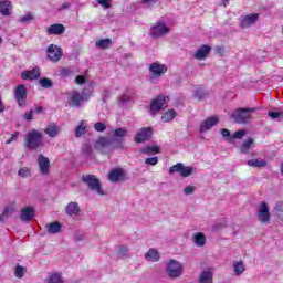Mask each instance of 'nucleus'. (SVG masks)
Wrapping results in <instances>:
<instances>
[{
  "mask_svg": "<svg viewBox=\"0 0 283 283\" xmlns=\"http://www.w3.org/2000/svg\"><path fill=\"white\" fill-rule=\"evenodd\" d=\"M25 147L31 151L39 149V147H43V135L39 130H31L25 135Z\"/></svg>",
  "mask_w": 283,
  "mask_h": 283,
  "instance_id": "obj_1",
  "label": "nucleus"
},
{
  "mask_svg": "<svg viewBox=\"0 0 283 283\" xmlns=\"http://www.w3.org/2000/svg\"><path fill=\"white\" fill-rule=\"evenodd\" d=\"M82 182H84L91 191H94V193L105 196V192L103 191V184H101V179H98L96 175H83Z\"/></svg>",
  "mask_w": 283,
  "mask_h": 283,
  "instance_id": "obj_2",
  "label": "nucleus"
},
{
  "mask_svg": "<svg viewBox=\"0 0 283 283\" xmlns=\"http://www.w3.org/2000/svg\"><path fill=\"white\" fill-rule=\"evenodd\" d=\"M85 101H90V95L85 93V90H83L82 93L77 91H73L69 93V98H67L69 107H82Z\"/></svg>",
  "mask_w": 283,
  "mask_h": 283,
  "instance_id": "obj_3",
  "label": "nucleus"
},
{
  "mask_svg": "<svg viewBox=\"0 0 283 283\" xmlns=\"http://www.w3.org/2000/svg\"><path fill=\"white\" fill-rule=\"evenodd\" d=\"M255 108H238L231 114V118L239 125H247Z\"/></svg>",
  "mask_w": 283,
  "mask_h": 283,
  "instance_id": "obj_4",
  "label": "nucleus"
},
{
  "mask_svg": "<svg viewBox=\"0 0 283 283\" xmlns=\"http://www.w3.org/2000/svg\"><path fill=\"white\" fill-rule=\"evenodd\" d=\"M109 182H125V180H129V176L127 175V170L125 168H114L108 172L107 176Z\"/></svg>",
  "mask_w": 283,
  "mask_h": 283,
  "instance_id": "obj_5",
  "label": "nucleus"
},
{
  "mask_svg": "<svg viewBox=\"0 0 283 283\" xmlns=\"http://www.w3.org/2000/svg\"><path fill=\"white\" fill-rule=\"evenodd\" d=\"M150 81H156L160 76L167 74V65L160 64L159 62H153L149 65Z\"/></svg>",
  "mask_w": 283,
  "mask_h": 283,
  "instance_id": "obj_6",
  "label": "nucleus"
},
{
  "mask_svg": "<svg viewBox=\"0 0 283 283\" xmlns=\"http://www.w3.org/2000/svg\"><path fill=\"white\" fill-rule=\"evenodd\" d=\"M166 273L168 274V277H180V275H182V263L176 260H170L167 265Z\"/></svg>",
  "mask_w": 283,
  "mask_h": 283,
  "instance_id": "obj_7",
  "label": "nucleus"
},
{
  "mask_svg": "<svg viewBox=\"0 0 283 283\" xmlns=\"http://www.w3.org/2000/svg\"><path fill=\"white\" fill-rule=\"evenodd\" d=\"M167 103H169V97L165 95H159L150 103V113L156 114V112H160V109H165L167 107Z\"/></svg>",
  "mask_w": 283,
  "mask_h": 283,
  "instance_id": "obj_8",
  "label": "nucleus"
},
{
  "mask_svg": "<svg viewBox=\"0 0 283 283\" xmlns=\"http://www.w3.org/2000/svg\"><path fill=\"white\" fill-rule=\"evenodd\" d=\"M14 99L19 107H25V101H28V88H25L23 84H20L14 88Z\"/></svg>",
  "mask_w": 283,
  "mask_h": 283,
  "instance_id": "obj_9",
  "label": "nucleus"
},
{
  "mask_svg": "<svg viewBox=\"0 0 283 283\" xmlns=\"http://www.w3.org/2000/svg\"><path fill=\"white\" fill-rule=\"evenodd\" d=\"M260 21V13H251L243 15L242 19L239 20L240 28H251V25H255Z\"/></svg>",
  "mask_w": 283,
  "mask_h": 283,
  "instance_id": "obj_10",
  "label": "nucleus"
},
{
  "mask_svg": "<svg viewBox=\"0 0 283 283\" xmlns=\"http://www.w3.org/2000/svg\"><path fill=\"white\" fill-rule=\"evenodd\" d=\"M17 212V203L14 201L10 202L3 208L2 213L0 214L1 224L8 222L12 214Z\"/></svg>",
  "mask_w": 283,
  "mask_h": 283,
  "instance_id": "obj_11",
  "label": "nucleus"
},
{
  "mask_svg": "<svg viewBox=\"0 0 283 283\" xmlns=\"http://www.w3.org/2000/svg\"><path fill=\"white\" fill-rule=\"evenodd\" d=\"M154 136V129L151 127H144L139 129L135 136V143H145Z\"/></svg>",
  "mask_w": 283,
  "mask_h": 283,
  "instance_id": "obj_12",
  "label": "nucleus"
},
{
  "mask_svg": "<svg viewBox=\"0 0 283 283\" xmlns=\"http://www.w3.org/2000/svg\"><path fill=\"white\" fill-rule=\"evenodd\" d=\"M220 123V118L218 116H211L206 118L203 122L200 124V133L205 134V132H209L216 127Z\"/></svg>",
  "mask_w": 283,
  "mask_h": 283,
  "instance_id": "obj_13",
  "label": "nucleus"
},
{
  "mask_svg": "<svg viewBox=\"0 0 283 283\" xmlns=\"http://www.w3.org/2000/svg\"><path fill=\"white\" fill-rule=\"evenodd\" d=\"M61 56H63V51L61 50V48L51 44L48 49L49 61H52V63H56L61 61Z\"/></svg>",
  "mask_w": 283,
  "mask_h": 283,
  "instance_id": "obj_14",
  "label": "nucleus"
},
{
  "mask_svg": "<svg viewBox=\"0 0 283 283\" xmlns=\"http://www.w3.org/2000/svg\"><path fill=\"white\" fill-rule=\"evenodd\" d=\"M38 165L42 176H48V174H50V158L39 155Z\"/></svg>",
  "mask_w": 283,
  "mask_h": 283,
  "instance_id": "obj_15",
  "label": "nucleus"
},
{
  "mask_svg": "<svg viewBox=\"0 0 283 283\" xmlns=\"http://www.w3.org/2000/svg\"><path fill=\"white\" fill-rule=\"evenodd\" d=\"M34 219V208L25 207L20 211V220L22 222H31Z\"/></svg>",
  "mask_w": 283,
  "mask_h": 283,
  "instance_id": "obj_16",
  "label": "nucleus"
},
{
  "mask_svg": "<svg viewBox=\"0 0 283 283\" xmlns=\"http://www.w3.org/2000/svg\"><path fill=\"white\" fill-rule=\"evenodd\" d=\"M41 76V69L35 67L29 71H24L21 74V78L24 81H36Z\"/></svg>",
  "mask_w": 283,
  "mask_h": 283,
  "instance_id": "obj_17",
  "label": "nucleus"
},
{
  "mask_svg": "<svg viewBox=\"0 0 283 283\" xmlns=\"http://www.w3.org/2000/svg\"><path fill=\"white\" fill-rule=\"evenodd\" d=\"M211 53V46L203 44L195 52V59L198 61H205Z\"/></svg>",
  "mask_w": 283,
  "mask_h": 283,
  "instance_id": "obj_18",
  "label": "nucleus"
},
{
  "mask_svg": "<svg viewBox=\"0 0 283 283\" xmlns=\"http://www.w3.org/2000/svg\"><path fill=\"white\" fill-rule=\"evenodd\" d=\"M46 33L50 35L61 36V34L65 33V25L62 23L51 24L48 28Z\"/></svg>",
  "mask_w": 283,
  "mask_h": 283,
  "instance_id": "obj_19",
  "label": "nucleus"
},
{
  "mask_svg": "<svg viewBox=\"0 0 283 283\" xmlns=\"http://www.w3.org/2000/svg\"><path fill=\"white\" fill-rule=\"evenodd\" d=\"M258 216L260 222H269L271 214L269 213V206L265 202L261 203Z\"/></svg>",
  "mask_w": 283,
  "mask_h": 283,
  "instance_id": "obj_20",
  "label": "nucleus"
},
{
  "mask_svg": "<svg viewBox=\"0 0 283 283\" xmlns=\"http://www.w3.org/2000/svg\"><path fill=\"white\" fill-rule=\"evenodd\" d=\"M97 151H103V149H107L112 147V139L107 137H99L94 145Z\"/></svg>",
  "mask_w": 283,
  "mask_h": 283,
  "instance_id": "obj_21",
  "label": "nucleus"
},
{
  "mask_svg": "<svg viewBox=\"0 0 283 283\" xmlns=\"http://www.w3.org/2000/svg\"><path fill=\"white\" fill-rule=\"evenodd\" d=\"M65 213L69 214L70 217L78 216V213H81V207L78 206V202H69L65 208Z\"/></svg>",
  "mask_w": 283,
  "mask_h": 283,
  "instance_id": "obj_22",
  "label": "nucleus"
},
{
  "mask_svg": "<svg viewBox=\"0 0 283 283\" xmlns=\"http://www.w3.org/2000/svg\"><path fill=\"white\" fill-rule=\"evenodd\" d=\"M61 223L55 221L45 224L46 233L50 235H56V233H61Z\"/></svg>",
  "mask_w": 283,
  "mask_h": 283,
  "instance_id": "obj_23",
  "label": "nucleus"
},
{
  "mask_svg": "<svg viewBox=\"0 0 283 283\" xmlns=\"http://www.w3.org/2000/svg\"><path fill=\"white\" fill-rule=\"evenodd\" d=\"M151 32L154 33L153 36L167 34L169 32V28L163 22L157 23V25L151 28Z\"/></svg>",
  "mask_w": 283,
  "mask_h": 283,
  "instance_id": "obj_24",
  "label": "nucleus"
},
{
  "mask_svg": "<svg viewBox=\"0 0 283 283\" xmlns=\"http://www.w3.org/2000/svg\"><path fill=\"white\" fill-rule=\"evenodd\" d=\"M12 12V2L4 0L0 2V13H2L3 17H10Z\"/></svg>",
  "mask_w": 283,
  "mask_h": 283,
  "instance_id": "obj_25",
  "label": "nucleus"
},
{
  "mask_svg": "<svg viewBox=\"0 0 283 283\" xmlns=\"http://www.w3.org/2000/svg\"><path fill=\"white\" fill-rule=\"evenodd\" d=\"M145 260L148 262H158L160 260V253L156 249H150L145 254Z\"/></svg>",
  "mask_w": 283,
  "mask_h": 283,
  "instance_id": "obj_26",
  "label": "nucleus"
},
{
  "mask_svg": "<svg viewBox=\"0 0 283 283\" xmlns=\"http://www.w3.org/2000/svg\"><path fill=\"white\" fill-rule=\"evenodd\" d=\"M234 275L240 276L247 271V266L242 261H235L232 263Z\"/></svg>",
  "mask_w": 283,
  "mask_h": 283,
  "instance_id": "obj_27",
  "label": "nucleus"
},
{
  "mask_svg": "<svg viewBox=\"0 0 283 283\" xmlns=\"http://www.w3.org/2000/svg\"><path fill=\"white\" fill-rule=\"evenodd\" d=\"M199 283H213V274L209 270H205L199 275Z\"/></svg>",
  "mask_w": 283,
  "mask_h": 283,
  "instance_id": "obj_28",
  "label": "nucleus"
},
{
  "mask_svg": "<svg viewBox=\"0 0 283 283\" xmlns=\"http://www.w3.org/2000/svg\"><path fill=\"white\" fill-rule=\"evenodd\" d=\"M59 132H61V129L56 124H51L44 129V133L48 134L50 138H56V136H59Z\"/></svg>",
  "mask_w": 283,
  "mask_h": 283,
  "instance_id": "obj_29",
  "label": "nucleus"
},
{
  "mask_svg": "<svg viewBox=\"0 0 283 283\" xmlns=\"http://www.w3.org/2000/svg\"><path fill=\"white\" fill-rule=\"evenodd\" d=\"M87 125L85 124V120H81L78 126L75 128V136L76 138H81V136H85L87 134Z\"/></svg>",
  "mask_w": 283,
  "mask_h": 283,
  "instance_id": "obj_30",
  "label": "nucleus"
},
{
  "mask_svg": "<svg viewBox=\"0 0 283 283\" xmlns=\"http://www.w3.org/2000/svg\"><path fill=\"white\" fill-rule=\"evenodd\" d=\"M193 242L197 247H205L207 243V238L202 232H198L193 235Z\"/></svg>",
  "mask_w": 283,
  "mask_h": 283,
  "instance_id": "obj_31",
  "label": "nucleus"
},
{
  "mask_svg": "<svg viewBox=\"0 0 283 283\" xmlns=\"http://www.w3.org/2000/svg\"><path fill=\"white\" fill-rule=\"evenodd\" d=\"M95 45L98 50H107V48H112V39H101Z\"/></svg>",
  "mask_w": 283,
  "mask_h": 283,
  "instance_id": "obj_32",
  "label": "nucleus"
},
{
  "mask_svg": "<svg viewBox=\"0 0 283 283\" xmlns=\"http://www.w3.org/2000/svg\"><path fill=\"white\" fill-rule=\"evenodd\" d=\"M253 138L249 137L242 145H241V154H249V150L251 149V147H253Z\"/></svg>",
  "mask_w": 283,
  "mask_h": 283,
  "instance_id": "obj_33",
  "label": "nucleus"
},
{
  "mask_svg": "<svg viewBox=\"0 0 283 283\" xmlns=\"http://www.w3.org/2000/svg\"><path fill=\"white\" fill-rule=\"evenodd\" d=\"M160 149L158 146H146L140 149V154H146L147 156L151 154H159Z\"/></svg>",
  "mask_w": 283,
  "mask_h": 283,
  "instance_id": "obj_34",
  "label": "nucleus"
},
{
  "mask_svg": "<svg viewBox=\"0 0 283 283\" xmlns=\"http://www.w3.org/2000/svg\"><path fill=\"white\" fill-rule=\"evenodd\" d=\"M249 167H266V160L264 159H250L247 161Z\"/></svg>",
  "mask_w": 283,
  "mask_h": 283,
  "instance_id": "obj_35",
  "label": "nucleus"
},
{
  "mask_svg": "<svg viewBox=\"0 0 283 283\" xmlns=\"http://www.w3.org/2000/svg\"><path fill=\"white\" fill-rule=\"evenodd\" d=\"M176 111L175 109H169L167 111L164 116L161 117L163 123H169L176 118Z\"/></svg>",
  "mask_w": 283,
  "mask_h": 283,
  "instance_id": "obj_36",
  "label": "nucleus"
},
{
  "mask_svg": "<svg viewBox=\"0 0 283 283\" xmlns=\"http://www.w3.org/2000/svg\"><path fill=\"white\" fill-rule=\"evenodd\" d=\"M39 85L43 87V90H50V87H52V85L54 84L52 83V80L48 77H42L39 80Z\"/></svg>",
  "mask_w": 283,
  "mask_h": 283,
  "instance_id": "obj_37",
  "label": "nucleus"
},
{
  "mask_svg": "<svg viewBox=\"0 0 283 283\" xmlns=\"http://www.w3.org/2000/svg\"><path fill=\"white\" fill-rule=\"evenodd\" d=\"M49 283H63L61 273L55 272V273L51 274V276L49 277Z\"/></svg>",
  "mask_w": 283,
  "mask_h": 283,
  "instance_id": "obj_38",
  "label": "nucleus"
},
{
  "mask_svg": "<svg viewBox=\"0 0 283 283\" xmlns=\"http://www.w3.org/2000/svg\"><path fill=\"white\" fill-rule=\"evenodd\" d=\"M191 174H193V168L189 167V166L185 167V165H184L180 176H182V178H189V176H191Z\"/></svg>",
  "mask_w": 283,
  "mask_h": 283,
  "instance_id": "obj_39",
  "label": "nucleus"
},
{
  "mask_svg": "<svg viewBox=\"0 0 283 283\" xmlns=\"http://www.w3.org/2000/svg\"><path fill=\"white\" fill-rule=\"evenodd\" d=\"M113 134H114L115 138H125V136H127V129L117 128V129L113 130Z\"/></svg>",
  "mask_w": 283,
  "mask_h": 283,
  "instance_id": "obj_40",
  "label": "nucleus"
},
{
  "mask_svg": "<svg viewBox=\"0 0 283 283\" xmlns=\"http://www.w3.org/2000/svg\"><path fill=\"white\" fill-rule=\"evenodd\" d=\"M14 275L19 279L23 277L25 275V268L18 264L14 269Z\"/></svg>",
  "mask_w": 283,
  "mask_h": 283,
  "instance_id": "obj_41",
  "label": "nucleus"
},
{
  "mask_svg": "<svg viewBox=\"0 0 283 283\" xmlns=\"http://www.w3.org/2000/svg\"><path fill=\"white\" fill-rule=\"evenodd\" d=\"M182 163H179L177 165H174L169 168V174H181L182 171Z\"/></svg>",
  "mask_w": 283,
  "mask_h": 283,
  "instance_id": "obj_42",
  "label": "nucleus"
},
{
  "mask_svg": "<svg viewBox=\"0 0 283 283\" xmlns=\"http://www.w3.org/2000/svg\"><path fill=\"white\" fill-rule=\"evenodd\" d=\"M21 23H31L34 21V14L32 13H27L25 15L20 18Z\"/></svg>",
  "mask_w": 283,
  "mask_h": 283,
  "instance_id": "obj_43",
  "label": "nucleus"
},
{
  "mask_svg": "<svg viewBox=\"0 0 283 283\" xmlns=\"http://www.w3.org/2000/svg\"><path fill=\"white\" fill-rule=\"evenodd\" d=\"M94 129L95 132H105L107 129V126L105 125V123H102V122H97L94 124Z\"/></svg>",
  "mask_w": 283,
  "mask_h": 283,
  "instance_id": "obj_44",
  "label": "nucleus"
},
{
  "mask_svg": "<svg viewBox=\"0 0 283 283\" xmlns=\"http://www.w3.org/2000/svg\"><path fill=\"white\" fill-rule=\"evenodd\" d=\"M275 211H277L279 218L283 221V201L276 203Z\"/></svg>",
  "mask_w": 283,
  "mask_h": 283,
  "instance_id": "obj_45",
  "label": "nucleus"
},
{
  "mask_svg": "<svg viewBox=\"0 0 283 283\" xmlns=\"http://www.w3.org/2000/svg\"><path fill=\"white\" fill-rule=\"evenodd\" d=\"M82 151H83V154H85L86 156H92V153H93V150H92V145H90V144H84V145L82 146Z\"/></svg>",
  "mask_w": 283,
  "mask_h": 283,
  "instance_id": "obj_46",
  "label": "nucleus"
},
{
  "mask_svg": "<svg viewBox=\"0 0 283 283\" xmlns=\"http://www.w3.org/2000/svg\"><path fill=\"white\" fill-rule=\"evenodd\" d=\"M245 135H247L245 130H239L232 135V138L237 140H242V138H244Z\"/></svg>",
  "mask_w": 283,
  "mask_h": 283,
  "instance_id": "obj_47",
  "label": "nucleus"
},
{
  "mask_svg": "<svg viewBox=\"0 0 283 283\" xmlns=\"http://www.w3.org/2000/svg\"><path fill=\"white\" fill-rule=\"evenodd\" d=\"M118 253L122 258H127V253H129V249L127 248V245H120Z\"/></svg>",
  "mask_w": 283,
  "mask_h": 283,
  "instance_id": "obj_48",
  "label": "nucleus"
},
{
  "mask_svg": "<svg viewBox=\"0 0 283 283\" xmlns=\"http://www.w3.org/2000/svg\"><path fill=\"white\" fill-rule=\"evenodd\" d=\"M268 116H270V118H283V113L270 111Z\"/></svg>",
  "mask_w": 283,
  "mask_h": 283,
  "instance_id": "obj_49",
  "label": "nucleus"
},
{
  "mask_svg": "<svg viewBox=\"0 0 283 283\" xmlns=\"http://www.w3.org/2000/svg\"><path fill=\"white\" fill-rule=\"evenodd\" d=\"M146 165H158V157H150L145 159Z\"/></svg>",
  "mask_w": 283,
  "mask_h": 283,
  "instance_id": "obj_50",
  "label": "nucleus"
},
{
  "mask_svg": "<svg viewBox=\"0 0 283 283\" xmlns=\"http://www.w3.org/2000/svg\"><path fill=\"white\" fill-rule=\"evenodd\" d=\"M195 191H196V187L195 186H187L184 189L185 196H191V193H193Z\"/></svg>",
  "mask_w": 283,
  "mask_h": 283,
  "instance_id": "obj_51",
  "label": "nucleus"
},
{
  "mask_svg": "<svg viewBox=\"0 0 283 283\" xmlns=\"http://www.w3.org/2000/svg\"><path fill=\"white\" fill-rule=\"evenodd\" d=\"M207 96V93H203L202 90L195 91V98H198L199 101H202Z\"/></svg>",
  "mask_w": 283,
  "mask_h": 283,
  "instance_id": "obj_52",
  "label": "nucleus"
},
{
  "mask_svg": "<svg viewBox=\"0 0 283 283\" xmlns=\"http://www.w3.org/2000/svg\"><path fill=\"white\" fill-rule=\"evenodd\" d=\"M18 174L21 178H28V176H30V170L28 168H21Z\"/></svg>",
  "mask_w": 283,
  "mask_h": 283,
  "instance_id": "obj_53",
  "label": "nucleus"
},
{
  "mask_svg": "<svg viewBox=\"0 0 283 283\" xmlns=\"http://www.w3.org/2000/svg\"><path fill=\"white\" fill-rule=\"evenodd\" d=\"M214 52L218 56H224L227 51L224 50V46H217L214 49Z\"/></svg>",
  "mask_w": 283,
  "mask_h": 283,
  "instance_id": "obj_54",
  "label": "nucleus"
},
{
  "mask_svg": "<svg viewBox=\"0 0 283 283\" xmlns=\"http://www.w3.org/2000/svg\"><path fill=\"white\" fill-rule=\"evenodd\" d=\"M97 3L108 10V8H112V4L109 3V0H97Z\"/></svg>",
  "mask_w": 283,
  "mask_h": 283,
  "instance_id": "obj_55",
  "label": "nucleus"
},
{
  "mask_svg": "<svg viewBox=\"0 0 283 283\" xmlns=\"http://www.w3.org/2000/svg\"><path fill=\"white\" fill-rule=\"evenodd\" d=\"M75 83H76L77 85H83V83H85V75H77V76L75 77Z\"/></svg>",
  "mask_w": 283,
  "mask_h": 283,
  "instance_id": "obj_56",
  "label": "nucleus"
},
{
  "mask_svg": "<svg viewBox=\"0 0 283 283\" xmlns=\"http://www.w3.org/2000/svg\"><path fill=\"white\" fill-rule=\"evenodd\" d=\"M19 138V132H15L11 135L10 139L7 140V145H10V143H14Z\"/></svg>",
  "mask_w": 283,
  "mask_h": 283,
  "instance_id": "obj_57",
  "label": "nucleus"
},
{
  "mask_svg": "<svg viewBox=\"0 0 283 283\" xmlns=\"http://www.w3.org/2000/svg\"><path fill=\"white\" fill-rule=\"evenodd\" d=\"M33 116H34V111H32V109L27 112V113H24V118L27 120H32Z\"/></svg>",
  "mask_w": 283,
  "mask_h": 283,
  "instance_id": "obj_58",
  "label": "nucleus"
},
{
  "mask_svg": "<svg viewBox=\"0 0 283 283\" xmlns=\"http://www.w3.org/2000/svg\"><path fill=\"white\" fill-rule=\"evenodd\" d=\"M220 133L223 136V138H228V136H231V132L227 128H222Z\"/></svg>",
  "mask_w": 283,
  "mask_h": 283,
  "instance_id": "obj_59",
  "label": "nucleus"
},
{
  "mask_svg": "<svg viewBox=\"0 0 283 283\" xmlns=\"http://www.w3.org/2000/svg\"><path fill=\"white\" fill-rule=\"evenodd\" d=\"M70 3H67V2H64V3H62V6H61V8L59 9L60 11L61 10H67L69 8H70Z\"/></svg>",
  "mask_w": 283,
  "mask_h": 283,
  "instance_id": "obj_60",
  "label": "nucleus"
},
{
  "mask_svg": "<svg viewBox=\"0 0 283 283\" xmlns=\"http://www.w3.org/2000/svg\"><path fill=\"white\" fill-rule=\"evenodd\" d=\"M61 74H62V76H69L70 70L63 69V70L61 71Z\"/></svg>",
  "mask_w": 283,
  "mask_h": 283,
  "instance_id": "obj_61",
  "label": "nucleus"
},
{
  "mask_svg": "<svg viewBox=\"0 0 283 283\" xmlns=\"http://www.w3.org/2000/svg\"><path fill=\"white\" fill-rule=\"evenodd\" d=\"M41 112H43V107L42 106H38L35 108V114H41Z\"/></svg>",
  "mask_w": 283,
  "mask_h": 283,
  "instance_id": "obj_62",
  "label": "nucleus"
},
{
  "mask_svg": "<svg viewBox=\"0 0 283 283\" xmlns=\"http://www.w3.org/2000/svg\"><path fill=\"white\" fill-rule=\"evenodd\" d=\"M6 111V106H3V103L0 99V113Z\"/></svg>",
  "mask_w": 283,
  "mask_h": 283,
  "instance_id": "obj_63",
  "label": "nucleus"
},
{
  "mask_svg": "<svg viewBox=\"0 0 283 283\" xmlns=\"http://www.w3.org/2000/svg\"><path fill=\"white\" fill-rule=\"evenodd\" d=\"M229 1H231V0H223V1H222V7H223V8H227V6H229Z\"/></svg>",
  "mask_w": 283,
  "mask_h": 283,
  "instance_id": "obj_64",
  "label": "nucleus"
}]
</instances>
